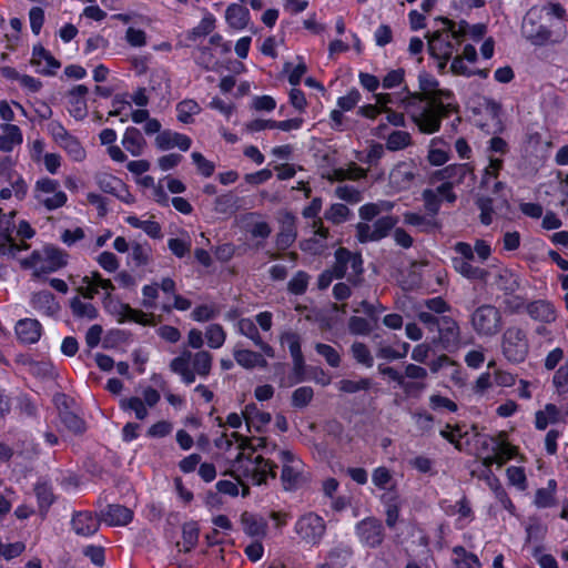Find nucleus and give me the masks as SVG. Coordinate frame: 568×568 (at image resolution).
Listing matches in <instances>:
<instances>
[{"instance_id":"nucleus-1","label":"nucleus","mask_w":568,"mask_h":568,"mask_svg":"<svg viewBox=\"0 0 568 568\" xmlns=\"http://www.w3.org/2000/svg\"><path fill=\"white\" fill-rule=\"evenodd\" d=\"M420 93L406 94L399 99V104L410 115L413 122L424 134L439 131L442 120L457 111L454 93L440 89L438 81L427 72L418 75Z\"/></svg>"},{"instance_id":"nucleus-2","label":"nucleus","mask_w":568,"mask_h":568,"mask_svg":"<svg viewBox=\"0 0 568 568\" xmlns=\"http://www.w3.org/2000/svg\"><path fill=\"white\" fill-rule=\"evenodd\" d=\"M565 8L555 2L532 7L525 14L520 28L523 38L534 47L560 43L566 37Z\"/></svg>"},{"instance_id":"nucleus-3","label":"nucleus","mask_w":568,"mask_h":568,"mask_svg":"<svg viewBox=\"0 0 568 568\" xmlns=\"http://www.w3.org/2000/svg\"><path fill=\"white\" fill-rule=\"evenodd\" d=\"M455 256L452 258L454 270L463 277L471 281H486L488 272L475 265V262L484 263L491 255V246L485 241L477 239L474 246L467 242H457L453 246Z\"/></svg>"},{"instance_id":"nucleus-4","label":"nucleus","mask_w":568,"mask_h":568,"mask_svg":"<svg viewBox=\"0 0 568 568\" xmlns=\"http://www.w3.org/2000/svg\"><path fill=\"white\" fill-rule=\"evenodd\" d=\"M275 467L262 456L254 455V452L247 455L241 452L232 463L230 473L242 486V496L246 497L250 494L246 481L257 486L265 484L267 478H275Z\"/></svg>"},{"instance_id":"nucleus-5","label":"nucleus","mask_w":568,"mask_h":568,"mask_svg":"<svg viewBox=\"0 0 568 568\" xmlns=\"http://www.w3.org/2000/svg\"><path fill=\"white\" fill-rule=\"evenodd\" d=\"M442 27L426 34L429 54L438 60L439 70H444L447 62L457 52L463 40L457 34L455 21L447 18H438Z\"/></svg>"},{"instance_id":"nucleus-6","label":"nucleus","mask_w":568,"mask_h":568,"mask_svg":"<svg viewBox=\"0 0 568 568\" xmlns=\"http://www.w3.org/2000/svg\"><path fill=\"white\" fill-rule=\"evenodd\" d=\"M212 365L213 356L210 352L197 351L192 353L184 349L170 362V369L179 375L184 384L191 385L195 382L196 376L206 378L211 373Z\"/></svg>"},{"instance_id":"nucleus-7","label":"nucleus","mask_w":568,"mask_h":568,"mask_svg":"<svg viewBox=\"0 0 568 568\" xmlns=\"http://www.w3.org/2000/svg\"><path fill=\"white\" fill-rule=\"evenodd\" d=\"M293 530L301 544L318 547L326 537L327 523L316 511L308 510L297 517Z\"/></svg>"},{"instance_id":"nucleus-8","label":"nucleus","mask_w":568,"mask_h":568,"mask_svg":"<svg viewBox=\"0 0 568 568\" xmlns=\"http://www.w3.org/2000/svg\"><path fill=\"white\" fill-rule=\"evenodd\" d=\"M22 266L33 270V276L40 277L43 274L55 272L68 264V254L57 247L48 246L40 252H32L22 261Z\"/></svg>"},{"instance_id":"nucleus-9","label":"nucleus","mask_w":568,"mask_h":568,"mask_svg":"<svg viewBox=\"0 0 568 568\" xmlns=\"http://www.w3.org/2000/svg\"><path fill=\"white\" fill-rule=\"evenodd\" d=\"M33 197L37 203L48 211H54L65 205L67 193L61 189L59 181L50 178L37 180L33 187Z\"/></svg>"},{"instance_id":"nucleus-10","label":"nucleus","mask_w":568,"mask_h":568,"mask_svg":"<svg viewBox=\"0 0 568 568\" xmlns=\"http://www.w3.org/2000/svg\"><path fill=\"white\" fill-rule=\"evenodd\" d=\"M501 351L509 363H523L529 353V342L526 332L520 327H508L503 334Z\"/></svg>"},{"instance_id":"nucleus-11","label":"nucleus","mask_w":568,"mask_h":568,"mask_svg":"<svg viewBox=\"0 0 568 568\" xmlns=\"http://www.w3.org/2000/svg\"><path fill=\"white\" fill-rule=\"evenodd\" d=\"M471 325L480 336H494L501 328V314L493 305H481L471 315Z\"/></svg>"},{"instance_id":"nucleus-12","label":"nucleus","mask_w":568,"mask_h":568,"mask_svg":"<svg viewBox=\"0 0 568 568\" xmlns=\"http://www.w3.org/2000/svg\"><path fill=\"white\" fill-rule=\"evenodd\" d=\"M160 399V393L149 386L142 390V397H123L120 399L119 406L125 413H133L136 419L144 420L149 416L148 408L154 407Z\"/></svg>"},{"instance_id":"nucleus-13","label":"nucleus","mask_w":568,"mask_h":568,"mask_svg":"<svg viewBox=\"0 0 568 568\" xmlns=\"http://www.w3.org/2000/svg\"><path fill=\"white\" fill-rule=\"evenodd\" d=\"M278 459L282 463L281 481L284 489H296L303 480V462L291 450H281Z\"/></svg>"},{"instance_id":"nucleus-14","label":"nucleus","mask_w":568,"mask_h":568,"mask_svg":"<svg viewBox=\"0 0 568 568\" xmlns=\"http://www.w3.org/2000/svg\"><path fill=\"white\" fill-rule=\"evenodd\" d=\"M332 270L335 278H342L346 275L357 277L363 272L362 256L358 253H352L345 247H339L335 252V263Z\"/></svg>"},{"instance_id":"nucleus-15","label":"nucleus","mask_w":568,"mask_h":568,"mask_svg":"<svg viewBox=\"0 0 568 568\" xmlns=\"http://www.w3.org/2000/svg\"><path fill=\"white\" fill-rule=\"evenodd\" d=\"M438 325L435 331L438 336L433 338V343L447 352L457 349L460 344V329L457 322L450 316L442 315Z\"/></svg>"},{"instance_id":"nucleus-16","label":"nucleus","mask_w":568,"mask_h":568,"mask_svg":"<svg viewBox=\"0 0 568 568\" xmlns=\"http://www.w3.org/2000/svg\"><path fill=\"white\" fill-rule=\"evenodd\" d=\"M105 310L116 317L119 323L134 322L141 325L151 324V318L148 314L142 311L132 308L129 304L113 301L111 295L104 296L103 300Z\"/></svg>"},{"instance_id":"nucleus-17","label":"nucleus","mask_w":568,"mask_h":568,"mask_svg":"<svg viewBox=\"0 0 568 568\" xmlns=\"http://www.w3.org/2000/svg\"><path fill=\"white\" fill-rule=\"evenodd\" d=\"M355 534L359 542L366 547L376 548L384 540V528L381 520L367 517L355 526Z\"/></svg>"},{"instance_id":"nucleus-18","label":"nucleus","mask_w":568,"mask_h":568,"mask_svg":"<svg viewBox=\"0 0 568 568\" xmlns=\"http://www.w3.org/2000/svg\"><path fill=\"white\" fill-rule=\"evenodd\" d=\"M114 285L111 280L103 278L102 275L94 271L90 275H85L79 287V293L87 300H92L100 290L104 292L108 297L114 291Z\"/></svg>"},{"instance_id":"nucleus-19","label":"nucleus","mask_w":568,"mask_h":568,"mask_svg":"<svg viewBox=\"0 0 568 568\" xmlns=\"http://www.w3.org/2000/svg\"><path fill=\"white\" fill-rule=\"evenodd\" d=\"M236 331L239 334L252 341V343L267 357L273 358L275 356L274 348L262 338L258 327L253 318L243 317L239 320Z\"/></svg>"},{"instance_id":"nucleus-20","label":"nucleus","mask_w":568,"mask_h":568,"mask_svg":"<svg viewBox=\"0 0 568 568\" xmlns=\"http://www.w3.org/2000/svg\"><path fill=\"white\" fill-rule=\"evenodd\" d=\"M30 306L40 315L52 317L60 312V304L49 291L36 292L30 297Z\"/></svg>"},{"instance_id":"nucleus-21","label":"nucleus","mask_w":568,"mask_h":568,"mask_svg":"<svg viewBox=\"0 0 568 568\" xmlns=\"http://www.w3.org/2000/svg\"><path fill=\"white\" fill-rule=\"evenodd\" d=\"M416 176V169L410 162H399L389 173L390 185L400 191L408 189Z\"/></svg>"},{"instance_id":"nucleus-22","label":"nucleus","mask_w":568,"mask_h":568,"mask_svg":"<svg viewBox=\"0 0 568 568\" xmlns=\"http://www.w3.org/2000/svg\"><path fill=\"white\" fill-rule=\"evenodd\" d=\"M30 62L36 67L37 72L42 74H54L60 68V62L41 44L33 47Z\"/></svg>"},{"instance_id":"nucleus-23","label":"nucleus","mask_w":568,"mask_h":568,"mask_svg":"<svg viewBox=\"0 0 568 568\" xmlns=\"http://www.w3.org/2000/svg\"><path fill=\"white\" fill-rule=\"evenodd\" d=\"M191 139L182 133L170 130L160 132L155 138V145L162 151L178 148L181 151H187L191 148Z\"/></svg>"},{"instance_id":"nucleus-24","label":"nucleus","mask_w":568,"mask_h":568,"mask_svg":"<svg viewBox=\"0 0 568 568\" xmlns=\"http://www.w3.org/2000/svg\"><path fill=\"white\" fill-rule=\"evenodd\" d=\"M23 143L22 130L12 123L0 124V152L10 153Z\"/></svg>"},{"instance_id":"nucleus-25","label":"nucleus","mask_w":568,"mask_h":568,"mask_svg":"<svg viewBox=\"0 0 568 568\" xmlns=\"http://www.w3.org/2000/svg\"><path fill=\"white\" fill-rule=\"evenodd\" d=\"M233 356L235 362L245 369L265 368L267 366V361L264 357L266 355L263 352L258 353L237 345L233 349Z\"/></svg>"},{"instance_id":"nucleus-26","label":"nucleus","mask_w":568,"mask_h":568,"mask_svg":"<svg viewBox=\"0 0 568 568\" xmlns=\"http://www.w3.org/2000/svg\"><path fill=\"white\" fill-rule=\"evenodd\" d=\"M16 334L20 342L34 344L42 335V325L38 320L23 318L16 324Z\"/></svg>"},{"instance_id":"nucleus-27","label":"nucleus","mask_w":568,"mask_h":568,"mask_svg":"<svg viewBox=\"0 0 568 568\" xmlns=\"http://www.w3.org/2000/svg\"><path fill=\"white\" fill-rule=\"evenodd\" d=\"M88 88L83 84L75 85L69 92V113L77 120H82L88 114V106L85 95L88 93Z\"/></svg>"},{"instance_id":"nucleus-28","label":"nucleus","mask_w":568,"mask_h":568,"mask_svg":"<svg viewBox=\"0 0 568 568\" xmlns=\"http://www.w3.org/2000/svg\"><path fill=\"white\" fill-rule=\"evenodd\" d=\"M445 514L448 516H456L455 527L464 529L474 520V511L466 497L460 498L454 505L445 508Z\"/></svg>"},{"instance_id":"nucleus-29","label":"nucleus","mask_w":568,"mask_h":568,"mask_svg":"<svg viewBox=\"0 0 568 568\" xmlns=\"http://www.w3.org/2000/svg\"><path fill=\"white\" fill-rule=\"evenodd\" d=\"M303 124V119L295 118L283 121H274V120H254L250 122L246 128L252 132H258L265 129H278L281 131H293L301 129Z\"/></svg>"},{"instance_id":"nucleus-30","label":"nucleus","mask_w":568,"mask_h":568,"mask_svg":"<svg viewBox=\"0 0 568 568\" xmlns=\"http://www.w3.org/2000/svg\"><path fill=\"white\" fill-rule=\"evenodd\" d=\"M437 174L440 180L455 186L462 184L467 176H473V168L468 163L452 164L440 170Z\"/></svg>"},{"instance_id":"nucleus-31","label":"nucleus","mask_w":568,"mask_h":568,"mask_svg":"<svg viewBox=\"0 0 568 568\" xmlns=\"http://www.w3.org/2000/svg\"><path fill=\"white\" fill-rule=\"evenodd\" d=\"M243 417L248 430L254 428L256 432H262L272 419L270 413L260 410L253 403L244 407Z\"/></svg>"},{"instance_id":"nucleus-32","label":"nucleus","mask_w":568,"mask_h":568,"mask_svg":"<svg viewBox=\"0 0 568 568\" xmlns=\"http://www.w3.org/2000/svg\"><path fill=\"white\" fill-rule=\"evenodd\" d=\"M102 517L109 526H125L133 519V511L122 505H109L103 510Z\"/></svg>"},{"instance_id":"nucleus-33","label":"nucleus","mask_w":568,"mask_h":568,"mask_svg":"<svg viewBox=\"0 0 568 568\" xmlns=\"http://www.w3.org/2000/svg\"><path fill=\"white\" fill-rule=\"evenodd\" d=\"M353 548L346 541H336L328 550L326 559L335 568H345L353 557Z\"/></svg>"},{"instance_id":"nucleus-34","label":"nucleus","mask_w":568,"mask_h":568,"mask_svg":"<svg viewBox=\"0 0 568 568\" xmlns=\"http://www.w3.org/2000/svg\"><path fill=\"white\" fill-rule=\"evenodd\" d=\"M72 528L79 536L89 537L95 534L99 529V521L90 513H78L72 518Z\"/></svg>"},{"instance_id":"nucleus-35","label":"nucleus","mask_w":568,"mask_h":568,"mask_svg":"<svg viewBox=\"0 0 568 568\" xmlns=\"http://www.w3.org/2000/svg\"><path fill=\"white\" fill-rule=\"evenodd\" d=\"M122 145L132 156H140L144 152L146 141L136 128L130 126L122 136Z\"/></svg>"},{"instance_id":"nucleus-36","label":"nucleus","mask_w":568,"mask_h":568,"mask_svg":"<svg viewBox=\"0 0 568 568\" xmlns=\"http://www.w3.org/2000/svg\"><path fill=\"white\" fill-rule=\"evenodd\" d=\"M528 315L539 322L551 323L556 320V310L550 302L535 301L526 307Z\"/></svg>"},{"instance_id":"nucleus-37","label":"nucleus","mask_w":568,"mask_h":568,"mask_svg":"<svg viewBox=\"0 0 568 568\" xmlns=\"http://www.w3.org/2000/svg\"><path fill=\"white\" fill-rule=\"evenodd\" d=\"M404 222L425 233L435 232L440 227L438 220L429 214L423 215L414 212H406L404 214Z\"/></svg>"},{"instance_id":"nucleus-38","label":"nucleus","mask_w":568,"mask_h":568,"mask_svg":"<svg viewBox=\"0 0 568 568\" xmlns=\"http://www.w3.org/2000/svg\"><path fill=\"white\" fill-rule=\"evenodd\" d=\"M225 20L231 28L242 30L250 21V11L242 4L232 3L225 11Z\"/></svg>"},{"instance_id":"nucleus-39","label":"nucleus","mask_w":568,"mask_h":568,"mask_svg":"<svg viewBox=\"0 0 568 568\" xmlns=\"http://www.w3.org/2000/svg\"><path fill=\"white\" fill-rule=\"evenodd\" d=\"M450 146L443 139L434 138L429 143L427 160L432 165L440 166L449 160Z\"/></svg>"},{"instance_id":"nucleus-40","label":"nucleus","mask_w":568,"mask_h":568,"mask_svg":"<svg viewBox=\"0 0 568 568\" xmlns=\"http://www.w3.org/2000/svg\"><path fill=\"white\" fill-rule=\"evenodd\" d=\"M561 419V410L555 404H546L544 409L535 414V427L538 430H545L548 425L556 424Z\"/></svg>"},{"instance_id":"nucleus-41","label":"nucleus","mask_w":568,"mask_h":568,"mask_svg":"<svg viewBox=\"0 0 568 568\" xmlns=\"http://www.w3.org/2000/svg\"><path fill=\"white\" fill-rule=\"evenodd\" d=\"M367 171L355 163H351L348 168L333 169L326 174V179L331 182L344 181V180H361L365 178Z\"/></svg>"},{"instance_id":"nucleus-42","label":"nucleus","mask_w":568,"mask_h":568,"mask_svg":"<svg viewBox=\"0 0 568 568\" xmlns=\"http://www.w3.org/2000/svg\"><path fill=\"white\" fill-rule=\"evenodd\" d=\"M125 222L132 227L141 229L151 239H161L163 236L162 227L153 216L148 220H141L135 215H129L125 217Z\"/></svg>"},{"instance_id":"nucleus-43","label":"nucleus","mask_w":568,"mask_h":568,"mask_svg":"<svg viewBox=\"0 0 568 568\" xmlns=\"http://www.w3.org/2000/svg\"><path fill=\"white\" fill-rule=\"evenodd\" d=\"M501 168L503 159L489 155V163L484 170L481 184L486 187H489V184L493 183L495 193H498L504 187L501 182L495 181Z\"/></svg>"},{"instance_id":"nucleus-44","label":"nucleus","mask_w":568,"mask_h":568,"mask_svg":"<svg viewBox=\"0 0 568 568\" xmlns=\"http://www.w3.org/2000/svg\"><path fill=\"white\" fill-rule=\"evenodd\" d=\"M556 490L557 483L555 479H549L547 487L538 488L535 493L534 505L539 508H550L556 505Z\"/></svg>"},{"instance_id":"nucleus-45","label":"nucleus","mask_w":568,"mask_h":568,"mask_svg":"<svg viewBox=\"0 0 568 568\" xmlns=\"http://www.w3.org/2000/svg\"><path fill=\"white\" fill-rule=\"evenodd\" d=\"M239 201L240 199L231 192L217 195L213 203V210L220 215L231 216L239 210Z\"/></svg>"},{"instance_id":"nucleus-46","label":"nucleus","mask_w":568,"mask_h":568,"mask_svg":"<svg viewBox=\"0 0 568 568\" xmlns=\"http://www.w3.org/2000/svg\"><path fill=\"white\" fill-rule=\"evenodd\" d=\"M130 258L138 268L148 266L153 258V251L148 242L133 243L131 245Z\"/></svg>"},{"instance_id":"nucleus-47","label":"nucleus","mask_w":568,"mask_h":568,"mask_svg":"<svg viewBox=\"0 0 568 568\" xmlns=\"http://www.w3.org/2000/svg\"><path fill=\"white\" fill-rule=\"evenodd\" d=\"M455 27L457 30V34L463 41L466 38H469L470 40L477 42L484 38L487 31V28L484 23L469 24L465 20L455 21Z\"/></svg>"},{"instance_id":"nucleus-48","label":"nucleus","mask_w":568,"mask_h":568,"mask_svg":"<svg viewBox=\"0 0 568 568\" xmlns=\"http://www.w3.org/2000/svg\"><path fill=\"white\" fill-rule=\"evenodd\" d=\"M282 345H286L295 365L301 366L304 362L300 335L293 331H285L280 336Z\"/></svg>"},{"instance_id":"nucleus-49","label":"nucleus","mask_w":568,"mask_h":568,"mask_svg":"<svg viewBox=\"0 0 568 568\" xmlns=\"http://www.w3.org/2000/svg\"><path fill=\"white\" fill-rule=\"evenodd\" d=\"M70 308L74 317L80 320L92 321L98 317L97 307L88 301L80 297H73L70 302Z\"/></svg>"},{"instance_id":"nucleus-50","label":"nucleus","mask_w":568,"mask_h":568,"mask_svg":"<svg viewBox=\"0 0 568 568\" xmlns=\"http://www.w3.org/2000/svg\"><path fill=\"white\" fill-rule=\"evenodd\" d=\"M394 207V204L388 201H379L377 203H367L359 207V217L364 221H372L382 212H388Z\"/></svg>"},{"instance_id":"nucleus-51","label":"nucleus","mask_w":568,"mask_h":568,"mask_svg":"<svg viewBox=\"0 0 568 568\" xmlns=\"http://www.w3.org/2000/svg\"><path fill=\"white\" fill-rule=\"evenodd\" d=\"M385 523L387 527L394 528L399 519L402 503L396 495L388 496L385 501Z\"/></svg>"},{"instance_id":"nucleus-52","label":"nucleus","mask_w":568,"mask_h":568,"mask_svg":"<svg viewBox=\"0 0 568 568\" xmlns=\"http://www.w3.org/2000/svg\"><path fill=\"white\" fill-rule=\"evenodd\" d=\"M68 155L75 162H81L85 159L87 153L80 141L70 134L67 139H64L60 144Z\"/></svg>"},{"instance_id":"nucleus-53","label":"nucleus","mask_w":568,"mask_h":568,"mask_svg":"<svg viewBox=\"0 0 568 568\" xmlns=\"http://www.w3.org/2000/svg\"><path fill=\"white\" fill-rule=\"evenodd\" d=\"M206 344L210 348H221L226 339V333L220 324H210L204 333Z\"/></svg>"},{"instance_id":"nucleus-54","label":"nucleus","mask_w":568,"mask_h":568,"mask_svg":"<svg viewBox=\"0 0 568 568\" xmlns=\"http://www.w3.org/2000/svg\"><path fill=\"white\" fill-rule=\"evenodd\" d=\"M412 144V135L407 131L396 130L388 134L386 148L389 151H399Z\"/></svg>"},{"instance_id":"nucleus-55","label":"nucleus","mask_w":568,"mask_h":568,"mask_svg":"<svg viewBox=\"0 0 568 568\" xmlns=\"http://www.w3.org/2000/svg\"><path fill=\"white\" fill-rule=\"evenodd\" d=\"M61 423L72 433L82 434L85 430V424L81 417L73 412L64 408L60 410Z\"/></svg>"},{"instance_id":"nucleus-56","label":"nucleus","mask_w":568,"mask_h":568,"mask_svg":"<svg viewBox=\"0 0 568 568\" xmlns=\"http://www.w3.org/2000/svg\"><path fill=\"white\" fill-rule=\"evenodd\" d=\"M454 562L457 568H477L480 566L476 555L467 552L464 547L457 546L453 549Z\"/></svg>"},{"instance_id":"nucleus-57","label":"nucleus","mask_w":568,"mask_h":568,"mask_svg":"<svg viewBox=\"0 0 568 568\" xmlns=\"http://www.w3.org/2000/svg\"><path fill=\"white\" fill-rule=\"evenodd\" d=\"M200 529L196 523H185L182 527L183 551H191L197 544Z\"/></svg>"},{"instance_id":"nucleus-58","label":"nucleus","mask_w":568,"mask_h":568,"mask_svg":"<svg viewBox=\"0 0 568 568\" xmlns=\"http://www.w3.org/2000/svg\"><path fill=\"white\" fill-rule=\"evenodd\" d=\"M201 108L199 103L194 100H183L176 105L178 119L182 123L192 122L193 115L199 114Z\"/></svg>"},{"instance_id":"nucleus-59","label":"nucleus","mask_w":568,"mask_h":568,"mask_svg":"<svg viewBox=\"0 0 568 568\" xmlns=\"http://www.w3.org/2000/svg\"><path fill=\"white\" fill-rule=\"evenodd\" d=\"M409 351V344L406 342L399 343L396 346H382L377 351V357L394 361L404 358Z\"/></svg>"},{"instance_id":"nucleus-60","label":"nucleus","mask_w":568,"mask_h":568,"mask_svg":"<svg viewBox=\"0 0 568 568\" xmlns=\"http://www.w3.org/2000/svg\"><path fill=\"white\" fill-rule=\"evenodd\" d=\"M296 239V230L293 220L284 223L281 232L276 236V246L280 250L288 248Z\"/></svg>"},{"instance_id":"nucleus-61","label":"nucleus","mask_w":568,"mask_h":568,"mask_svg":"<svg viewBox=\"0 0 568 568\" xmlns=\"http://www.w3.org/2000/svg\"><path fill=\"white\" fill-rule=\"evenodd\" d=\"M220 314V307L215 304H202L196 306L192 313L191 317L195 322H209L214 320Z\"/></svg>"},{"instance_id":"nucleus-62","label":"nucleus","mask_w":568,"mask_h":568,"mask_svg":"<svg viewBox=\"0 0 568 568\" xmlns=\"http://www.w3.org/2000/svg\"><path fill=\"white\" fill-rule=\"evenodd\" d=\"M506 476L509 485L519 491H525L528 487L525 469L518 466H510L506 469Z\"/></svg>"},{"instance_id":"nucleus-63","label":"nucleus","mask_w":568,"mask_h":568,"mask_svg":"<svg viewBox=\"0 0 568 568\" xmlns=\"http://www.w3.org/2000/svg\"><path fill=\"white\" fill-rule=\"evenodd\" d=\"M552 385L558 394H568V356L552 376Z\"/></svg>"},{"instance_id":"nucleus-64","label":"nucleus","mask_w":568,"mask_h":568,"mask_svg":"<svg viewBox=\"0 0 568 568\" xmlns=\"http://www.w3.org/2000/svg\"><path fill=\"white\" fill-rule=\"evenodd\" d=\"M349 209L342 203L332 204L328 210H326L324 216L327 221L334 224H341L347 221L349 216Z\"/></svg>"}]
</instances>
